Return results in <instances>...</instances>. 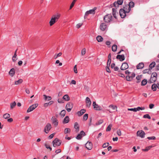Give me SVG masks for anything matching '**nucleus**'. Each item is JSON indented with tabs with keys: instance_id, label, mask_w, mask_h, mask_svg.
<instances>
[{
	"instance_id": "774afa93",
	"label": "nucleus",
	"mask_w": 159,
	"mask_h": 159,
	"mask_svg": "<svg viewBox=\"0 0 159 159\" xmlns=\"http://www.w3.org/2000/svg\"><path fill=\"white\" fill-rule=\"evenodd\" d=\"M155 70L156 71H158L159 70V64L156 66Z\"/></svg>"
},
{
	"instance_id": "412c9836",
	"label": "nucleus",
	"mask_w": 159,
	"mask_h": 159,
	"mask_svg": "<svg viewBox=\"0 0 159 159\" xmlns=\"http://www.w3.org/2000/svg\"><path fill=\"white\" fill-rule=\"evenodd\" d=\"M144 66V65L143 62H140L136 66L137 69H142L143 68Z\"/></svg>"
},
{
	"instance_id": "a18cd8bd",
	"label": "nucleus",
	"mask_w": 159,
	"mask_h": 159,
	"mask_svg": "<svg viewBox=\"0 0 159 159\" xmlns=\"http://www.w3.org/2000/svg\"><path fill=\"white\" fill-rule=\"evenodd\" d=\"M88 114H85L83 116V120L84 121L87 120L88 118Z\"/></svg>"
},
{
	"instance_id": "4c0bfd02",
	"label": "nucleus",
	"mask_w": 159,
	"mask_h": 159,
	"mask_svg": "<svg viewBox=\"0 0 159 159\" xmlns=\"http://www.w3.org/2000/svg\"><path fill=\"white\" fill-rule=\"evenodd\" d=\"M71 131L70 129L69 128H66L65 129L64 133L65 134H66L70 133Z\"/></svg>"
},
{
	"instance_id": "e433bc0d",
	"label": "nucleus",
	"mask_w": 159,
	"mask_h": 159,
	"mask_svg": "<svg viewBox=\"0 0 159 159\" xmlns=\"http://www.w3.org/2000/svg\"><path fill=\"white\" fill-rule=\"evenodd\" d=\"M66 111L65 110H63L60 112V115L62 117H63L65 115Z\"/></svg>"
},
{
	"instance_id": "f704fd0d",
	"label": "nucleus",
	"mask_w": 159,
	"mask_h": 159,
	"mask_svg": "<svg viewBox=\"0 0 159 159\" xmlns=\"http://www.w3.org/2000/svg\"><path fill=\"white\" fill-rule=\"evenodd\" d=\"M23 82V80L22 79H20L17 81H16L15 82V84L18 85L21 84Z\"/></svg>"
},
{
	"instance_id": "a878e982",
	"label": "nucleus",
	"mask_w": 159,
	"mask_h": 159,
	"mask_svg": "<svg viewBox=\"0 0 159 159\" xmlns=\"http://www.w3.org/2000/svg\"><path fill=\"white\" fill-rule=\"evenodd\" d=\"M156 63L154 61L152 62L149 65V70H152V68L155 66Z\"/></svg>"
},
{
	"instance_id": "37998d69",
	"label": "nucleus",
	"mask_w": 159,
	"mask_h": 159,
	"mask_svg": "<svg viewBox=\"0 0 159 159\" xmlns=\"http://www.w3.org/2000/svg\"><path fill=\"white\" fill-rule=\"evenodd\" d=\"M112 126V125L111 124L109 125L106 129V131H110L111 129V127Z\"/></svg>"
},
{
	"instance_id": "5fc2aeb1",
	"label": "nucleus",
	"mask_w": 159,
	"mask_h": 159,
	"mask_svg": "<svg viewBox=\"0 0 159 159\" xmlns=\"http://www.w3.org/2000/svg\"><path fill=\"white\" fill-rule=\"evenodd\" d=\"M86 49L85 48H84L81 51V54L82 55H84L86 53Z\"/></svg>"
},
{
	"instance_id": "bf43d9fd",
	"label": "nucleus",
	"mask_w": 159,
	"mask_h": 159,
	"mask_svg": "<svg viewBox=\"0 0 159 159\" xmlns=\"http://www.w3.org/2000/svg\"><path fill=\"white\" fill-rule=\"evenodd\" d=\"M62 55L61 52H59V53L57 54V55H55L54 56V58L56 59L58 57H60Z\"/></svg>"
},
{
	"instance_id": "e2e57ef3",
	"label": "nucleus",
	"mask_w": 159,
	"mask_h": 159,
	"mask_svg": "<svg viewBox=\"0 0 159 159\" xmlns=\"http://www.w3.org/2000/svg\"><path fill=\"white\" fill-rule=\"evenodd\" d=\"M80 134H81L82 136H84L86 135L85 133L83 130L81 131Z\"/></svg>"
},
{
	"instance_id": "de8ad7c7",
	"label": "nucleus",
	"mask_w": 159,
	"mask_h": 159,
	"mask_svg": "<svg viewBox=\"0 0 159 159\" xmlns=\"http://www.w3.org/2000/svg\"><path fill=\"white\" fill-rule=\"evenodd\" d=\"M143 118H148L149 119L151 118V116L148 114H146L143 115Z\"/></svg>"
},
{
	"instance_id": "79ce46f5",
	"label": "nucleus",
	"mask_w": 159,
	"mask_h": 159,
	"mask_svg": "<svg viewBox=\"0 0 159 159\" xmlns=\"http://www.w3.org/2000/svg\"><path fill=\"white\" fill-rule=\"evenodd\" d=\"M126 80L128 81H130L133 79L132 78H131V76L129 75H127L126 76Z\"/></svg>"
},
{
	"instance_id": "8fccbe9b",
	"label": "nucleus",
	"mask_w": 159,
	"mask_h": 159,
	"mask_svg": "<svg viewBox=\"0 0 159 159\" xmlns=\"http://www.w3.org/2000/svg\"><path fill=\"white\" fill-rule=\"evenodd\" d=\"M110 66H109V65H107L106 67V71L109 73H110L111 72V71L110 69L109 68Z\"/></svg>"
},
{
	"instance_id": "864d4df0",
	"label": "nucleus",
	"mask_w": 159,
	"mask_h": 159,
	"mask_svg": "<svg viewBox=\"0 0 159 159\" xmlns=\"http://www.w3.org/2000/svg\"><path fill=\"white\" fill-rule=\"evenodd\" d=\"M44 146L47 149H50V151H51L52 150V148L47 144L45 143Z\"/></svg>"
},
{
	"instance_id": "473e14b6",
	"label": "nucleus",
	"mask_w": 159,
	"mask_h": 159,
	"mask_svg": "<svg viewBox=\"0 0 159 159\" xmlns=\"http://www.w3.org/2000/svg\"><path fill=\"white\" fill-rule=\"evenodd\" d=\"M96 39L98 42H101L103 40V38L101 36L98 35L96 37Z\"/></svg>"
},
{
	"instance_id": "c03bdc74",
	"label": "nucleus",
	"mask_w": 159,
	"mask_h": 159,
	"mask_svg": "<svg viewBox=\"0 0 159 159\" xmlns=\"http://www.w3.org/2000/svg\"><path fill=\"white\" fill-rule=\"evenodd\" d=\"M145 109L144 107H138L137 108H136V111H139L140 110H143Z\"/></svg>"
},
{
	"instance_id": "13d9d810",
	"label": "nucleus",
	"mask_w": 159,
	"mask_h": 159,
	"mask_svg": "<svg viewBox=\"0 0 159 159\" xmlns=\"http://www.w3.org/2000/svg\"><path fill=\"white\" fill-rule=\"evenodd\" d=\"M109 145V143H104L102 146V147L103 148H105L107 147V146H108Z\"/></svg>"
},
{
	"instance_id": "7c9ffc66",
	"label": "nucleus",
	"mask_w": 159,
	"mask_h": 159,
	"mask_svg": "<svg viewBox=\"0 0 159 159\" xmlns=\"http://www.w3.org/2000/svg\"><path fill=\"white\" fill-rule=\"evenodd\" d=\"M142 75H138L136 77V79L137 80V81H136L137 83H139L141 81V79L142 77Z\"/></svg>"
},
{
	"instance_id": "72a5a7b5",
	"label": "nucleus",
	"mask_w": 159,
	"mask_h": 159,
	"mask_svg": "<svg viewBox=\"0 0 159 159\" xmlns=\"http://www.w3.org/2000/svg\"><path fill=\"white\" fill-rule=\"evenodd\" d=\"M148 83V81L147 79H144L143 80L141 83L142 86H144L146 85Z\"/></svg>"
},
{
	"instance_id": "b1692460",
	"label": "nucleus",
	"mask_w": 159,
	"mask_h": 159,
	"mask_svg": "<svg viewBox=\"0 0 159 159\" xmlns=\"http://www.w3.org/2000/svg\"><path fill=\"white\" fill-rule=\"evenodd\" d=\"M62 98L66 101H68L70 100V98L68 94H65L64 95Z\"/></svg>"
},
{
	"instance_id": "ddd939ff",
	"label": "nucleus",
	"mask_w": 159,
	"mask_h": 159,
	"mask_svg": "<svg viewBox=\"0 0 159 159\" xmlns=\"http://www.w3.org/2000/svg\"><path fill=\"white\" fill-rule=\"evenodd\" d=\"M145 134V133L142 130H141V131H138L137 133V136H138L142 138H144Z\"/></svg>"
},
{
	"instance_id": "680f3d73",
	"label": "nucleus",
	"mask_w": 159,
	"mask_h": 159,
	"mask_svg": "<svg viewBox=\"0 0 159 159\" xmlns=\"http://www.w3.org/2000/svg\"><path fill=\"white\" fill-rule=\"evenodd\" d=\"M117 75L120 77H122V78H125V76L122 73H119L117 74Z\"/></svg>"
},
{
	"instance_id": "603ef678",
	"label": "nucleus",
	"mask_w": 159,
	"mask_h": 159,
	"mask_svg": "<svg viewBox=\"0 0 159 159\" xmlns=\"http://www.w3.org/2000/svg\"><path fill=\"white\" fill-rule=\"evenodd\" d=\"M150 70H149V68L148 69H146L143 70V74H145V73H146L149 74V71Z\"/></svg>"
},
{
	"instance_id": "ea45409f",
	"label": "nucleus",
	"mask_w": 159,
	"mask_h": 159,
	"mask_svg": "<svg viewBox=\"0 0 159 159\" xmlns=\"http://www.w3.org/2000/svg\"><path fill=\"white\" fill-rule=\"evenodd\" d=\"M76 1L77 0H73L70 6L69 10L71 9L72 8L74 7V4L75 3V2H76Z\"/></svg>"
},
{
	"instance_id": "49530a36",
	"label": "nucleus",
	"mask_w": 159,
	"mask_h": 159,
	"mask_svg": "<svg viewBox=\"0 0 159 159\" xmlns=\"http://www.w3.org/2000/svg\"><path fill=\"white\" fill-rule=\"evenodd\" d=\"M103 122V120H99L98 122H96L95 124L96 125H99L101 124H102Z\"/></svg>"
},
{
	"instance_id": "a19ab883",
	"label": "nucleus",
	"mask_w": 159,
	"mask_h": 159,
	"mask_svg": "<svg viewBox=\"0 0 159 159\" xmlns=\"http://www.w3.org/2000/svg\"><path fill=\"white\" fill-rule=\"evenodd\" d=\"M10 116V115L8 113H6L3 115V118L5 119H7L9 118Z\"/></svg>"
},
{
	"instance_id": "1a4fd4ad",
	"label": "nucleus",
	"mask_w": 159,
	"mask_h": 159,
	"mask_svg": "<svg viewBox=\"0 0 159 159\" xmlns=\"http://www.w3.org/2000/svg\"><path fill=\"white\" fill-rule=\"evenodd\" d=\"M93 106L94 109L95 110L101 111L102 110V107L100 106L98 104H97L95 101L93 102Z\"/></svg>"
},
{
	"instance_id": "f03ea898",
	"label": "nucleus",
	"mask_w": 159,
	"mask_h": 159,
	"mask_svg": "<svg viewBox=\"0 0 159 159\" xmlns=\"http://www.w3.org/2000/svg\"><path fill=\"white\" fill-rule=\"evenodd\" d=\"M112 16L111 14H107L103 17L104 21L106 23H110L111 20Z\"/></svg>"
},
{
	"instance_id": "052dcab7",
	"label": "nucleus",
	"mask_w": 159,
	"mask_h": 159,
	"mask_svg": "<svg viewBox=\"0 0 159 159\" xmlns=\"http://www.w3.org/2000/svg\"><path fill=\"white\" fill-rule=\"evenodd\" d=\"M147 139L149 140H155L156 139V138L154 136H153L152 137H147Z\"/></svg>"
},
{
	"instance_id": "5701e85b",
	"label": "nucleus",
	"mask_w": 159,
	"mask_h": 159,
	"mask_svg": "<svg viewBox=\"0 0 159 159\" xmlns=\"http://www.w3.org/2000/svg\"><path fill=\"white\" fill-rule=\"evenodd\" d=\"M86 112V110L84 109H82L80 111H79L77 112V114L79 116H81L84 113H85Z\"/></svg>"
},
{
	"instance_id": "c85d7f7f",
	"label": "nucleus",
	"mask_w": 159,
	"mask_h": 159,
	"mask_svg": "<svg viewBox=\"0 0 159 159\" xmlns=\"http://www.w3.org/2000/svg\"><path fill=\"white\" fill-rule=\"evenodd\" d=\"M110 6H111V7H115V8L116 9L117 8L119 7V5L118 4V3H117V2L116 1L114 2L113 4L111 5Z\"/></svg>"
},
{
	"instance_id": "338daca9",
	"label": "nucleus",
	"mask_w": 159,
	"mask_h": 159,
	"mask_svg": "<svg viewBox=\"0 0 159 159\" xmlns=\"http://www.w3.org/2000/svg\"><path fill=\"white\" fill-rule=\"evenodd\" d=\"M154 106V105L153 104H150L149 105V107L150 109H152Z\"/></svg>"
},
{
	"instance_id": "3c124183",
	"label": "nucleus",
	"mask_w": 159,
	"mask_h": 159,
	"mask_svg": "<svg viewBox=\"0 0 159 159\" xmlns=\"http://www.w3.org/2000/svg\"><path fill=\"white\" fill-rule=\"evenodd\" d=\"M109 107L111 108L112 109L115 110L116 109L117 107L116 106H114L112 105H111L109 106Z\"/></svg>"
},
{
	"instance_id": "4468645a",
	"label": "nucleus",
	"mask_w": 159,
	"mask_h": 159,
	"mask_svg": "<svg viewBox=\"0 0 159 159\" xmlns=\"http://www.w3.org/2000/svg\"><path fill=\"white\" fill-rule=\"evenodd\" d=\"M128 5H127V7H128V12H129L131 10V8H133L134 6V3L132 1H131L129 2V4H128Z\"/></svg>"
},
{
	"instance_id": "4d7b16f0",
	"label": "nucleus",
	"mask_w": 159,
	"mask_h": 159,
	"mask_svg": "<svg viewBox=\"0 0 159 159\" xmlns=\"http://www.w3.org/2000/svg\"><path fill=\"white\" fill-rule=\"evenodd\" d=\"M82 137V136H81V134H78L76 137V138L77 139L79 140L81 139Z\"/></svg>"
},
{
	"instance_id": "423d86ee",
	"label": "nucleus",
	"mask_w": 159,
	"mask_h": 159,
	"mask_svg": "<svg viewBox=\"0 0 159 159\" xmlns=\"http://www.w3.org/2000/svg\"><path fill=\"white\" fill-rule=\"evenodd\" d=\"M73 106V104L72 102H69L68 103L66 107V108L68 112H70Z\"/></svg>"
},
{
	"instance_id": "c756f323",
	"label": "nucleus",
	"mask_w": 159,
	"mask_h": 159,
	"mask_svg": "<svg viewBox=\"0 0 159 159\" xmlns=\"http://www.w3.org/2000/svg\"><path fill=\"white\" fill-rule=\"evenodd\" d=\"M157 84H153L151 86V89L153 91H155L157 90Z\"/></svg>"
},
{
	"instance_id": "f8f14e48",
	"label": "nucleus",
	"mask_w": 159,
	"mask_h": 159,
	"mask_svg": "<svg viewBox=\"0 0 159 159\" xmlns=\"http://www.w3.org/2000/svg\"><path fill=\"white\" fill-rule=\"evenodd\" d=\"M129 68V65L127 62H124L122 63L120 67L121 70H125Z\"/></svg>"
},
{
	"instance_id": "aec40b11",
	"label": "nucleus",
	"mask_w": 159,
	"mask_h": 159,
	"mask_svg": "<svg viewBox=\"0 0 159 159\" xmlns=\"http://www.w3.org/2000/svg\"><path fill=\"white\" fill-rule=\"evenodd\" d=\"M15 71L14 68H11L9 72V74L11 77H13L15 75Z\"/></svg>"
},
{
	"instance_id": "0e129e2a",
	"label": "nucleus",
	"mask_w": 159,
	"mask_h": 159,
	"mask_svg": "<svg viewBox=\"0 0 159 159\" xmlns=\"http://www.w3.org/2000/svg\"><path fill=\"white\" fill-rule=\"evenodd\" d=\"M74 72L75 73H77L78 72L77 69V66L76 65H75L74 66Z\"/></svg>"
},
{
	"instance_id": "0eeeda50",
	"label": "nucleus",
	"mask_w": 159,
	"mask_h": 159,
	"mask_svg": "<svg viewBox=\"0 0 159 159\" xmlns=\"http://www.w3.org/2000/svg\"><path fill=\"white\" fill-rule=\"evenodd\" d=\"M96 9V7H94L93 9L90 10L89 11H87L85 14L84 16V18L85 19L87 18V16L89 15V14H95V10Z\"/></svg>"
},
{
	"instance_id": "7ed1b4c3",
	"label": "nucleus",
	"mask_w": 159,
	"mask_h": 159,
	"mask_svg": "<svg viewBox=\"0 0 159 159\" xmlns=\"http://www.w3.org/2000/svg\"><path fill=\"white\" fill-rule=\"evenodd\" d=\"M128 10H125L124 9L121 8L120 10L119 13L121 17L124 18L126 16V13H128Z\"/></svg>"
},
{
	"instance_id": "4be33fe9",
	"label": "nucleus",
	"mask_w": 159,
	"mask_h": 159,
	"mask_svg": "<svg viewBox=\"0 0 159 159\" xmlns=\"http://www.w3.org/2000/svg\"><path fill=\"white\" fill-rule=\"evenodd\" d=\"M54 103V102L52 101H50L46 103H44L43 105V106L45 107H47L48 106H50L52 104H53Z\"/></svg>"
},
{
	"instance_id": "f257e3e1",
	"label": "nucleus",
	"mask_w": 159,
	"mask_h": 159,
	"mask_svg": "<svg viewBox=\"0 0 159 159\" xmlns=\"http://www.w3.org/2000/svg\"><path fill=\"white\" fill-rule=\"evenodd\" d=\"M60 16L61 14L59 13L53 15L49 23L50 25L52 26L56 22Z\"/></svg>"
},
{
	"instance_id": "bb28decb",
	"label": "nucleus",
	"mask_w": 159,
	"mask_h": 159,
	"mask_svg": "<svg viewBox=\"0 0 159 159\" xmlns=\"http://www.w3.org/2000/svg\"><path fill=\"white\" fill-rule=\"evenodd\" d=\"M74 128L76 129V132H77L79 130V126L77 122H75L74 124Z\"/></svg>"
},
{
	"instance_id": "393cba45",
	"label": "nucleus",
	"mask_w": 159,
	"mask_h": 159,
	"mask_svg": "<svg viewBox=\"0 0 159 159\" xmlns=\"http://www.w3.org/2000/svg\"><path fill=\"white\" fill-rule=\"evenodd\" d=\"M111 53H110L108 56V60L107 62V65H109V66H110V65L111 63Z\"/></svg>"
},
{
	"instance_id": "39448f33",
	"label": "nucleus",
	"mask_w": 159,
	"mask_h": 159,
	"mask_svg": "<svg viewBox=\"0 0 159 159\" xmlns=\"http://www.w3.org/2000/svg\"><path fill=\"white\" fill-rule=\"evenodd\" d=\"M52 128V126L50 123H48L47 124L46 126L44 127V132L48 134V133L49 131Z\"/></svg>"
},
{
	"instance_id": "20e7f679",
	"label": "nucleus",
	"mask_w": 159,
	"mask_h": 159,
	"mask_svg": "<svg viewBox=\"0 0 159 159\" xmlns=\"http://www.w3.org/2000/svg\"><path fill=\"white\" fill-rule=\"evenodd\" d=\"M61 143V141L57 138H55L52 142L53 146L54 147H56L57 146H60Z\"/></svg>"
},
{
	"instance_id": "a211bd4d",
	"label": "nucleus",
	"mask_w": 159,
	"mask_h": 159,
	"mask_svg": "<svg viewBox=\"0 0 159 159\" xmlns=\"http://www.w3.org/2000/svg\"><path fill=\"white\" fill-rule=\"evenodd\" d=\"M86 106L88 108H89L91 105V102L90 99L88 97H87L86 99Z\"/></svg>"
},
{
	"instance_id": "9d476101",
	"label": "nucleus",
	"mask_w": 159,
	"mask_h": 159,
	"mask_svg": "<svg viewBox=\"0 0 159 159\" xmlns=\"http://www.w3.org/2000/svg\"><path fill=\"white\" fill-rule=\"evenodd\" d=\"M157 75V74L156 72H153L152 73L150 78L152 79V82H155L156 81Z\"/></svg>"
},
{
	"instance_id": "6e6552de",
	"label": "nucleus",
	"mask_w": 159,
	"mask_h": 159,
	"mask_svg": "<svg viewBox=\"0 0 159 159\" xmlns=\"http://www.w3.org/2000/svg\"><path fill=\"white\" fill-rule=\"evenodd\" d=\"M38 106V104L37 103H35V104L32 105L28 109L27 111V112L28 113L33 111Z\"/></svg>"
},
{
	"instance_id": "9b49d317",
	"label": "nucleus",
	"mask_w": 159,
	"mask_h": 159,
	"mask_svg": "<svg viewBox=\"0 0 159 159\" xmlns=\"http://www.w3.org/2000/svg\"><path fill=\"white\" fill-rule=\"evenodd\" d=\"M86 148L89 150H91L93 147L92 143L89 141H88L86 143L85 145Z\"/></svg>"
},
{
	"instance_id": "6e6d98bb",
	"label": "nucleus",
	"mask_w": 159,
	"mask_h": 159,
	"mask_svg": "<svg viewBox=\"0 0 159 159\" xmlns=\"http://www.w3.org/2000/svg\"><path fill=\"white\" fill-rule=\"evenodd\" d=\"M123 0H118L116 2L118 3V4L120 5H121L123 4Z\"/></svg>"
},
{
	"instance_id": "dca6fc26",
	"label": "nucleus",
	"mask_w": 159,
	"mask_h": 159,
	"mask_svg": "<svg viewBox=\"0 0 159 159\" xmlns=\"http://www.w3.org/2000/svg\"><path fill=\"white\" fill-rule=\"evenodd\" d=\"M116 58L119 60L120 61H122L125 60V57L123 54L117 55L116 57Z\"/></svg>"
},
{
	"instance_id": "cd10ccee",
	"label": "nucleus",
	"mask_w": 159,
	"mask_h": 159,
	"mask_svg": "<svg viewBox=\"0 0 159 159\" xmlns=\"http://www.w3.org/2000/svg\"><path fill=\"white\" fill-rule=\"evenodd\" d=\"M43 96L44 97V99L45 100L49 101L51 100L52 99V98L51 96H48L45 94L43 95Z\"/></svg>"
},
{
	"instance_id": "69168bd1",
	"label": "nucleus",
	"mask_w": 159,
	"mask_h": 159,
	"mask_svg": "<svg viewBox=\"0 0 159 159\" xmlns=\"http://www.w3.org/2000/svg\"><path fill=\"white\" fill-rule=\"evenodd\" d=\"M55 133H53V134H50L48 136V138L50 139H51L55 135Z\"/></svg>"
},
{
	"instance_id": "2eb2a0df",
	"label": "nucleus",
	"mask_w": 159,
	"mask_h": 159,
	"mask_svg": "<svg viewBox=\"0 0 159 159\" xmlns=\"http://www.w3.org/2000/svg\"><path fill=\"white\" fill-rule=\"evenodd\" d=\"M107 28V25L104 22L101 23L100 28L102 31H104Z\"/></svg>"
},
{
	"instance_id": "6ab92c4d",
	"label": "nucleus",
	"mask_w": 159,
	"mask_h": 159,
	"mask_svg": "<svg viewBox=\"0 0 159 159\" xmlns=\"http://www.w3.org/2000/svg\"><path fill=\"white\" fill-rule=\"evenodd\" d=\"M70 121V118L68 116H66L63 120L62 123L64 124L68 123Z\"/></svg>"
},
{
	"instance_id": "2f4dec72",
	"label": "nucleus",
	"mask_w": 159,
	"mask_h": 159,
	"mask_svg": "<svg viewBox=\"0 0 159 159\" xmlns=\"http://www.w3.org/2000/svg\"><path fill=\"white\" fill-rule=\"evenodd\" d=\"M112 15L116 19H117V17L116 16V9L115 8H113L112 9Z\"/></svg>"
},
{
	"instance_id": "09e8293b",
	"label": "nucleus",
	"mask_w": 159,
	"mask_h": 159,
	"mask_svg": "<svg viewBox=\"0 0 159 159\" xmlns=\"http://www.w3.org/2000/svg\"><path fill=\"white\" fill-rule=\"evenodd\" d=\"M16 102L15 101H14L13 103L11 104L10 107L12 109L16 105Z\"/></svg>"
},
{
	"instance_id": "58836bf2",
	"label": "nucleus",
	"mask_w": 159,
	"mask_h": 159,
	"mask_svg": "<svg viewBox=\"0 0 159 159\" xmlns=\"http://www.w3.org/2000/svg\"><path fill=\"white\" fill-rule=\"evenodd\" d=\"M152 147V146H149L148 147H146L145 149H142V151L144 152H147Z\"/></svg>"
},
{
	"instance_id": "f3484780",
	"label": "nucleus",
	"mask_w": 159,
	"mask_h": 159,
	"mask_svg": "<svg viewBox=\"0 0 159 159\" xmlns=\"http://www.w3.org/2000/svg\"><path fill=\"white\" fill-rule=\"evenodd\" d=\"M52 123L54 124L55 127L57 126L58 125V121L57 119L55 118L54 116L52 117Z\"/></svg>"
},
{
	"instance_id": "c9c22d12",
	"label": "nucleus",
	"mask_w": 159,
	"mask_h": 159,
	"mask_svg": "<svg viewBox=\"0 0 159 159\" xmlns=\"http://www.w3.org/2000/svg\"><path fill=\"white\" fill-rule=\"evenodd\" d=\"M112 50L114 52H116L117 49V46L116 44H114L113 45V46H112Z\"/></svg>"
}]
</instances>
